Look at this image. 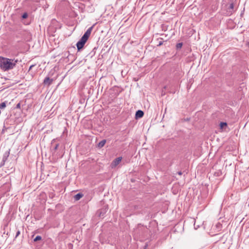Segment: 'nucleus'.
<instances>
[{
    "label": "nucleus",
    "instance_id": "obj_1",
    "mask_svg": "<svg viewBox=\"0 0 249 249\" xmlns=\"http://www.w3.org/2000/svg\"><path fill=\"white\" fill-rule=\"evenodd\" d=\"M93 28V26H92L91 27H89L85 33V34L79 40V41L77 42L76 44V46L78 50H80L83 47L84 45H85V44L88 40L89 36H90Z\"/></svg>",
    "mask_w": 249,
    "mask_h": 249
},
{
    "label": "nucleus",
    "instance_id": "obj_2",
    "mask_svg": "<svg viewBox=\"0 0 249 249\" xmlns=\"http://www.w3.org/2000/svg\"><path fill=\"white\" fill-rule=\"evenodd\" d=\"M16 63H0V68L5 71L13 69Z\"/></svg>",
    "mask_w": 249,
    "mask_h": 249
},
{
    "label": "nucleus",
    "instance_id": "obj_3",
    "mask_svg": "<svg viewBox=\"0 0 249 249\" xmlns=\"http://www.w3.org/2000/svg\"><path fill=\"white\" fill-rule=\"evenodd\" d=\"M122 158L121 157H118L115 159L114 160L112 161L110 164V167L112 168H114L116 167L121 161Z\"/></svg>",
    "mask_w": 249,
    "mask_h": 249
},
{
    "label": "nucleus",
    "instance_id": "obj_4",
    "mask_svg": "<svg viewBox=\"0 0 249 249\" xmlns=\"http://www.w3.org/2000/svg\"><path fill=\"white\" fill-rule=\"evenodd\" d=\"M9 155V152L6 151L4 153V154L3 155L2 160L0 163V167H2L4 164L5 161L7 160L8 157Z\"/></svg>",
    "mask_w": 249,
    "mask_h": 249
},
{
    "label": "nucleus",
    "instance_id": "obj_5",
    "mask_svg": "<svg viewBox=\"0 0 249 249\" xmlns=\"http://www.w3.org/2000/svg\"><path fill=\"white\" fill-rule=\"evenodd\" d=\"M53 79L50 78L49 77H46L43 81V84L45 85L50 86L53 83Z\"/></svg>",
    "mask_w": 249,
    "mask_h": 249
},
{
    "label": "nucleus",
    "instance_id": "obj_6",
    "mask_svg": "<svg viewBox=\"0 0 249 249\" xmlns=\"http://www.w3.org/2000/svg\"><path fill=\"white\" fill-rule=\"evenodd\" d=\"M233 8H234V5H233V3H231L230 4L228 9V11H227V14L228 15H231L233 11Z\"/></svg>",
    "mask_w": 249,
    "mask_h": 249
},
{
    "label": "nucleus",
    "instance_id": "obj_7",
    "mask_svg": "<svg viewBox=\"0 0 249 249\" xmlns=\"http://www.w3.org/2000/svg\"><path fill=\"white\" fill-rule=\"evenodd\" d=\"M144 115V113L142 110H139L136 111L135 114L136 118H142Z\"/></svg>",
    "mask_w": 249,
    "mask_h": 249
},
{
    "label": "nucleus",
    "instance_id": "obj_8",
    "mask_svg": "<svg viewBox=\"0 0 249 249\" xmlns=\"http://www.w3.org/2000/svg\"><path fill=\"white\" fill-rule=\"evenodd\" d=\"M11 59L0 56V62H11Z\"/></svg>",
    "mask_w": 249,
    "mask_h": 249
},
{
    "label": "nucleus",
    "instance_id": "obj_9",
    "mask_svg": "<svg viewBox=\"0 0 249 249\" xmlns=\"http://www.w3.org/2000/svg\"><path fill=\"white\" fill-rule=\"evenodd\" d=\"M106 142V140H103L101 141L98 144V147L99 148L103 147L105 145Z\"/></svg>",
    "mask_w": 249,
    "mask_h": 249
},
{
    "label": "nucleus",
    "instance_id": "obj_10",
    "mask_svg": "<svg viewBox=\"0 0 249 249\" xmlns=\"http://www.w3.org/2000/svg\"><path fill=\"white\" fill-rule=\"evenodd\" d=\"M83 196V195L81 193H78L74 196V198L75 200H78Z\"/></svg>",
    "mask_w": 249,
    "mask_h": 249
},
{
    "label": "nucleus",
    "instance_id": "obj_11",
    "mask_svg": "<svg viewBox=\"0 0 249 249\" xmlns=\"http://www.w3.org/2000/svg\"><path fill=\"white\" fill-rule=\"evenodd\" d=\"M7 102H4L0 104V109H3L6 106Z\"/></svg>",
    "mask_w": 249,
    "mask_h": 249
},
{
    "label": "nucleus",
    "instance_id": "obj_12",
    "mask_svg": "<svg viewBox=\"0 0 249 249\" xmlns=\"http://www.w3.org/2000/svg\"><path fill=\"white\" fill-rule=\"evenodd\" d=\"M41 238L42 237H41V236H39V235H37L36 236L35 238L34 239V241L35 242H36V241H39V240H41Z\"/></svg>",
    "mask_w": 249,
    "mask_h": 249
},
{
    "label": "nucleus",
    "instance_id": "obj_13",
    "mask_svg": "<svg viewBox=\"0 0 249 249\" xmlns=\"http://www.w3.org/2000/svg\"><path fill=\"white\" fill-rule=\"evenodd\" d=\"M182 43H178L176 45V47L177 49H180L182 47Z\"/></svg>",
    "mask_w": 249,
    "mask_h": 249
},
{
    "label": "nucleus",
    "instance_id": "obj_14",
    "mask_svg": "<svg viewBox=\"0 0 249 249\" xmlns=\"http://www.w3.org/2000/svg\"><path fill=\"white\" fill-rule=\"evenodd\" d=\"M58 146H59L58 143L55 144V145L54 146V147L53 148V149L52 150H53L54 151H56L57 149Z\"/></svg>",
    "mask_w": 249,
    "mask_h": 249
},
{
    "label": "nucleus",
    "instance_id": "obj_15",
    "mask_svg": "<svg viewBox=\"0 0 249 249\" xmlns=\"http://www.w3.org/2000/svg\"><path fill=\"white\" fill-rule=\"evenodd\" d=\"M106 212V210H104V212H102V210H101L99 216H103Z\"/></svg>",
    "mask_w": 249,
    "mask_h": 249
},
{
    "label": "nucleus",
    "instance_id": "obj_16",
    "mask_svg": "<svg viewBox=\"0 0 249 249\" xmlns=\"http://www.w3.org/2000/svg\"><path fill=\"white\" fill-rule=\"evenodd\" d=\"M227 123H220V126L221 127H223L224 126H226Z\"/></svg>",
    "mask_w": 249,
    "mask_h": 249
},
{
    "label": "nucleus",
    "instance_id": "obj_17",
    "mask_svg": "<svg viewBox=\"0 0 249 249\" xmlns=\"http://www.w3.org/2000/svg\"><path fill=\"white\" fill-rule=\"evenodd\" d=\"M28 17V15H27V13H24L23 14L22 17L23 18H27Z\"/></svg>",
    "mask_w": 249,
    "mask_h": 249
},
{
    "label": "nucleus",
    "instance_id": "obj_18",
    "mask_svg": "<svg viewBox=\"0 0 249 249\" xmlns=\"http://www.w3.org/2000/svg\"><path fill=\"white\" fill-rule=\"evenodd\" d=\"M20 234V231L19 230H18L16 232L15 238H17Z\"/></svg>",
    "mask_w": 249,
    "mask_h": 249
},
{
    "label": "nucleus",
    "instance_id": "obj_19",
    "mask_svg": "<svg viewBox=\"0 0 249 249\" xmlns=\"http://www.w3.org/2000/svg\"><path fill=\"white\" fill-rule=\"evenodd\" d=\"M16 108H18V109H20V103H18L17 105H16Z\"/></svg>",
    "mask_w": 249,
    "mask_h": 249
},
{
    "label": "nucleus",
    "instance_id": "obj_20",
    "mask_svg": "<svg viewBox=\"0 0 249 249\" xmlns=\"http://www.w3.org/2000/svg\"><path fill=\"white\" fill-rule=\"evenodd\" d=\"M163 42L162 41H160L158 44V46H160L162 44Z\"/></svg>",
    "mask_w": 249,
    "mask_h": 249
},
{
    "label": "nucleus",
    "instance_id": "obj_21",
    "mask_svg": "<svg viewBox=\"0 0 249 249\" xmlns=\"http://www.w3.org/2000/svg\"><path fill=\"white\" fill-rule=\"evenodd\" d=\"M34 66H35V65H31V66L30 67V68H29V70H31V69H32V68L33 67H34Z\"/></svg>",
    "mask_w": 249,
    "mask_h": 249
},
{
    "label": "nucleus",
    "instance_id": "obj_22",
    "mask_svg": "<svg viewBox=\"0 0 249 249\" xmlns=\"http://www.w3.org/2000/svg\"><path fill=\"white\" fill-rule=\"evenodd\" d=\"M178 174L179 175H182V172L181 171H179V172H178Z\"/></svg>",
    "mask_w": 249,
    "mask_h": 249
},
{
    "label": "nucleus",
    "instance_id": "obj_23",
    "mask_svg": "<svg viewBox=\"0 0 249 249\" xmlns=\"http://www.w3.org/2000/svg\"><path fill=\"white\" fill-rule=\"evenodd\" d=\"M15 62L17 63L18 62V60H15Z\"/></svg>",
    "mask_w": 249,
    "mask_h": 249
},
{
    "label": "nucleus",
    "instance_id": "obj_24",
    "mask_svg": "<svg viewBox=\"0 0 249 249\" xmlns=\"http://www.w3.org/2000/svg\"><path fill=\"white\" fill-rule=\"evenodd\" d=\"M248 47H249V42L248 44Z\"/></svg>",
    "mask_w": 249,
    "mask_h": 249
}]
</instances>
